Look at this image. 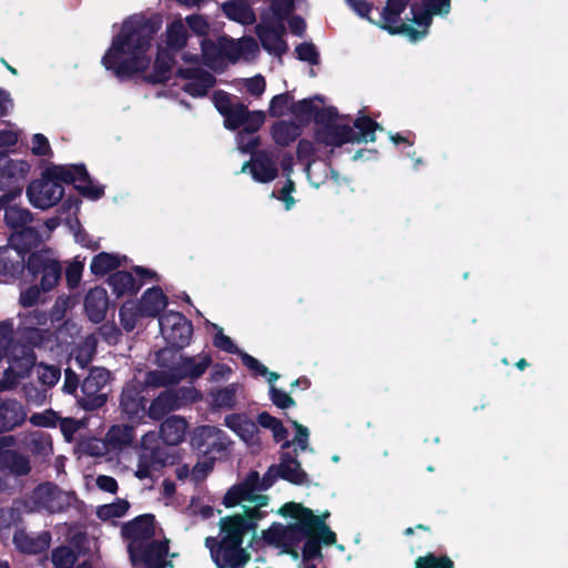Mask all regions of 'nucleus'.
<instances>
[{
    "label": "nucleus",
    "instance_id": "4be33fe9",
    "mask_svg": "<svg viewBox=\"0 0 568 568\" xmlns=\"http://www.w3.org/2000/svg\"><path fill=\"white\" fill-rule=\"evenodd\" d=\"M110 379L109 371L104 368L91 369L88 377L82 383V392L91 399L92 406H101L105 402V395L101 394V389Z\"/></svg>",
    "mask_w": 568,
    "mask_h": 568
},
{
    "label": "nucleus",
    "instance_id": "7c9ffc66",
    "mask_svg": "<svg viewBox=\"0 0 568 568\" xmlns=\"http://www.w3.org/2000/svg\"><path fill=\"white\" fill-rule=\"evenodd\" d=\"M187 429V423L180 416H172L161 425V436L169 445H178L183 442Z\"/></svg>",
    "mask_w": 568,
    "mask_h": 568
},
{
    "label": "nucleus",
    "instance_id": "f3484780",
    "mask_svg": "<svg viewBox=\"0 0 568 568\" xmlns=\"http://www.w3.org/2000/svg\"><path fill=\"white\" fill-rule=\"evenodd\" d=\"M212 327L215 331L213 343L217 348H220L224 352L231 353V354H239L242 358L243 364L250 371H252L256 375H261V376L267 375L270 382H273L274 379L280 377L278 374H276L274 372H270L267 369V367H265L256 358L240 351L237 348V346L233 343V341L223 333V329L220 326H217L216 324H212Z\"/></svg>",
    "mask_w": 568,
    "mask_h": 568
},
{
    "label": "nucleus",
    "instance_id": "cd10ccee",
    "mask_svg": "<svg viewBox=\"0 0 568 568\" xmlns=\"http://www.w3.org/2000/svg\"><path fill=\"white\" fill-rule=\"evenodd\" d=\"M27 417L22 405L16 400L0 402V430L21 425Z\"/></svg>",
    "mask_w": 568,
    "mask_h": 568
},
{
    "label": "nucleus",
    "instance_id": "09e8293b",
    "mask_svg": "<svg viewBox=\"0 0 568 568\" xmlns=\"http://www.w3.org/2000/svg\"><path fill=\"white\" fill-rule=\"evenodd\" d=\"M213 102L217 111L224 116V124L227 128V116L235 112V105L227 93L219 91L213 95Z\"/></svg>",
    "mask_w": 568,
    "mask_h": 568
},
{
    "label": "nucleus",
    "instance_id": "a878e982",
    "mask_svg": "<svg viewBox=\"0 0 568 568\" xmlns=\"http://www.w3.org/2000/svg\"><path fill=\"white\" fill-rule=\"evenodd\" d=\"M109 305L108 293L103 287H94L89 291L84 301V308L92 322H101Z\"/></svg>",
    "mask_w": 568,
    "mask_h": 568
},
{
    "label": "nucleus",
    "instance_id": "3c124183",
    "mask_svg": "<svg viewBox=\"0 0 568 568\" xmlns=\"http://www.w3.org/2000/svg\"><path fill=\"white\" fill-rule=\"evenodd\" d=\"M36 374L38 379L47 386L54 385L60 378V371L50 365L39 364L36 366Z\"/></svg>",
    "mask_w": 568,
    "mask_h": 568
},
{
    "label": "nucleus",
    "instance_id": "0eeeda50",
    "mask_svg": "<svg viewBox=\"0 0 568 568\" xmlns=\"http://www.w3.org/2000/svg\"><path fill=\"white\" fill-rule=\"evenodd\" d=\"M324 121L317 136L322 143L328 146L336 148L345 143L375 141L374 133L378 125L368 118H359L354 122L357 132L349 128L348 119L337 114L333 108L325 109Z\"/></svg>",
    "mask_w": 568,
    "mask_h": 568
},
{
    "label": "nucleus",
    "instance_id": "412c9836",
    "mask_svg": "<svg viewBox=\"0 0 568 568\" xmlns=\"http://www.w3.org/2000/svg\"><path fill=\"white\" fill-rule=\"evenodd\" d=\"M30 510L60 511L69 503V497L52 485H41L32 494Z\"/></svg>",
    "mask_w": 568,
    "mask_h": 568
},
{
    "label": "nucleus",
    "instance_id": "b1692460",
    "mask_svg": "<svg viewBox=\"0 0 568 568\" xmlns=\"http://www.w3.org/2000/svg\"><path fill=\"white\" fill-rule=\"evenodd\" d=\"M224 433L214 426L197 427L191 437L193 447L205 454L223 447Z\"/></svg>",
    "mask_w": 568,
    "mask_h": 568
},
{
    "label": "nucleus",
    "instance_id": "79ce46f5",
    "mask_svg": "<svg viewBox=\"0 0 568 568\" xmlns=\"http://www.w3.org/2000/svg\"><path fill=\"white\" fill-rule=\"evenodd\" d=\"M128 509L129 503L124 499H119L115 503L100 506L97 510V515L103 520H109L124 516Z\"/></svg>",
    "mask_w": 568,
    "mask_h": 568
},
{
    "label": "nucleus",
    "instance_id": "a211bd4d",
    "mask_svg": "<svg viewBox=\"0 0 568 568\" xmlns=\"http://www.w3.org/2000/svg\"><path fill=\"white\" fill-rule=\"evenodd\" d=\"M153 386L148 383V376L144 382L133 381L129 383L122 393L121 407L132 422L140 420L145 415V398L143 396L146 387Z\"/></svg>",
    "mask_w": 568,
    "mask_h": 568
},
{
    "label": "nucleus",
    "instance_id": "dca6fc26",
    "mask_svg": "<svg viewBox=\"0 0 568 568\" xmlns=\"http://www.w3.org/2000/svg\"><path fill=\"white\" fill-rule=\"evenodd\" d=\"M162 336L173 346L182 347L192 335L191 323L178 312H170L159 321Z\"/></svg>",
    "mask_w": 568,
    "mask_h": 568
},
{
    "label": "nucleus",
    "instance_id": "338daca9",
    "mask_svg": "<svg viewBox=\"0 0 568 568\" xmlns=\"http://www.w3.org/2000/svg\"><path fill=\"white\" fill-rule=\"evenodd\" d=\"M82 271H83L82 262L75 261L69 265V267L67 270V280L71 286H74L80 282Z\"/></svg>",
    "mask_w": 568,
    "mask_h": 568
},
{
    "label": "nucleus",
    "instance_id": "c756f323",
    "mask_svg": "<svg viewBox=\"0 0 568 568\" xmlns=\"http://www.w3.org/2000/svg\"><path fill=\"white\" fill-rule=\"evenodd\" d=\"M224 14L241 24H252L255 22V14L246 0H227L221 6Z\"/></svg>",
    "mask_w": 568,
    "mask_h": 568
},
{
    "label": "nucleus",
    "instance_id": "603ef678",
    "mask_svg": "<svg viewBox=\"0 0 568 568\" xmlns=\"http://www.w3.org/2000/svg\"><path fill=\"white\" fill-rule=\"evenodd\" d=\"M4 457L7 459H10V463L6 470L13 473L16 475H24L29 473L30 464L26 457L17 454L16 452H13V454H7Z\"/></svg>",
    "mask_w": 568,
    "mask_h": 568
},
{
    "label": "nucleus",
    "instance_id": "69168bd1",
    "mask_svg": "<svg viewBox=\"0 0 568 568\" xmlns=\"http://www.w3.org/2000/svg\"><path fill=\"white\" fill-rule=\"evenodd\" d=\"M292 424L296 429L294 442L301 450H305L307 448V440L310 435L308 429L296 420H293Z\"/></svg>",
    "mask_w": 568,
    "mask_h": 568
},
{
    "label": "nucleus",
    "instance_id": "f704fd0d",
    "mask_svg": "<svg viewBox=\"0 0 568 568\" xmlns=\"http://www.w3.org/2000/svg\"><path fill=\"white\" fill-rule=\"evenodd\" d=\"M125 261V256L114 253L101 252L92 258L90 263V270L94 275L103 276L106 273L120 267Z\"/></svg>",
    "mask_w": 568,
    "mask_h": 568
},
{
    "label": "nucleus",
    "instance_id": "13d9d810",
    "mask_svg": "<svg viewBox=\"0 0 568 568\" xmlns=\"http://www.w3.org/2000/svg\"><path fill=\"white\" fill-rule=\"evenodd\" d=\"M58 417L53 410H45L31 415L30 422L39 427H53L55 426Z\"/></svg>",
    "mask_w": 568,
    "mask_h": 568
},
{
    "label": "nucleus",
    "instance_id": "c9c22d12",
    "mask_svg": "<svg viewBox=\"0 0 568 568\" xmlns=\"http://www.w3.org/2000/svg\"><path fill=\"white\" fill-rule=\"evenodd\" d=\"M320 103L318 99H305L297 103L293 102V114L301 120H308L314 115L318 122L323 123L325 110L322 113L318 112Z\"/></svg>",
    "mask_w": 568,
    "mask_h": 568
},
{
    "label": "nucleus",
    "instance_id": "4d7b16f0",
    "mask_svg": "<svg viewBox=\"0 0 568 568\" xmlns=\"http://www.w3.org/2000/svg\"><path fill=\"white\" fill-rule=\"evenodd\" d=\"M85 452L91 456H104L111 453V448L108 444V440L93 438L89 440L84 446Z\"/></svg>",
    "mask_w": 568,
    "mask_h": 568
},
{
    "label": "nucleus",
    "instance_id": "aec40b11",
    "mask_svg": "<svg viewBox=\"0 0 568 568\" xmlns=\"http://www.w3.org/2000/svg\"><path fill=\"white\" fill-rule=\"evenodd\" d=\"M179 78L183 81V89L192 97H202L214 84V78L207 71L192 64L186 68H180Z\"/></svg>",
    "mask_w": 568,
    "mask_h": 568
},
{
    "label": "nucleus",
    "instance_id": "ddd939ff",
    "mask_svg": "<svg viewBox=\"0 0 568 568\" xmlns=\"http://www.w3.org/2000/svg\"><path fill=\"white\" fill-rule=\"evenodd\" d=\"M22 187L14 186L0 196V211L3 212L6 225L14 232L32 221V213L21 204Z\"/></svg>",
    "mask_w": 568,
    "mask_h": 568
},
{
    "label": "nucleus",
    "instance_id": "e433bc0d",
    "mask_svg": "<svg viewBox=\"0 0 568 568\" xmlns=\"http://www.w3.org/2000/svg\"><path fill=\"white\" fill-rule=\"evenodd\" d=\"M301 134V129L293 122L280 121L272 128L274 141L280 145H287Z\"/></svg>",
    "mask_w": 568,
    "mask_h": 568
},
{
    "label": "nucleus",
    "instance_id": "2f4dec72",
    "mask_svg": "<svg viewBox=\"0 0 568 568\" xmlns=\"http://www.w3.org/2000/svg\"><path fill=\"white\" fill-rule=\"evenodd\" d=\"M142 284L129 272H116L109 277V285L118 297L136 293Z\"/></svg>",
    "mask_w": 568,
    "mask_h": 568
},
{
    "label": "nucleus",
    "instance_id": "a18cd8bd",
    "mask_svg": "<svg viewBox=\"0 0 568 568\" xmlns=\"http://www.w3.org/2000/svg\"><path fill=\"white\" fill-rule=\"evenodd\" d=\"M306 175L311 184L318 187L327 178L328 166L324 162H310L306 166Z\"/></svg>",
    "mask_w": 568,
    "mask_h": 568
},
{
    "label": "nucleus",
    "instance_id": "774afa93",
    "mask_svg": "<svg viewBox=\"0 0 568 568\" xmlns=\"http://www.w3.org/2000/svg\"><path fill=\"white\" fill-rule=\"evenodd\" d=\"M298 59L311 63L316 62L317 53L312 44L304 43L296 48Z\"/></svg>",
    "mask_w": 568,
    "mask_h": 568
},
{
    "label": "nucleus",
    "instance_id": "0e129e2a",
    "mask_svg": "<svg viewBox=\"0 0 568 568\" xmlns=\"http://www.w3.org/2000/svg\"><path fill=\"white\" fill-rule=\"evenodd\" d=\"M12 326L9 324H0V359L3 354L8 353V347L11 345Z\"/></svg>",
    "mask_w": 568,
    "mask_h": 568
},
{
    "label": "nucleus",
    "instance_id": "2eb2a0df",
    "mask_svg": "<svg viewBox=\"0 0 568 568\" xmlns=\"http://www.w3.org/2000/svg\"><path fill=\"white\" fill-rule=\"evenodd\" d=\"M256 33L266 51L275 55H281L287 49L284 40L283 20L263 14L261 23L256 27Z\"/></svg>",
    "mask_w": 568,
    "mask_h": 568
},
{
    "label": "nucleus",
    "instance_id": "bb28decb",
    "mask_svg": "<svg viewBox=\"0 0 568 568\" xmlns=\"http://www.w3.org/2000/svg\"><path fill=\"white\" fill-rule=\"evenodd\" d=\"M16 547L27 554H38L45 550L50 544V536L48 532H41L37 536H31L23 530H19L13 536Z\"/></svg>",
    "mask_w": 568,
    "mask_h": 568
},
{
    "label": "nucleus",
    "instance_id": "37998d69",
    "mask_svg": "<svg viewBox=\"0 0 568 568\" xmlns=\"http://www.w3.org/2000/svg\"><path fill=\"white\" fill-rule=\"evenodd\" d=\"M288 111L293 112V98L288 93H282L272 98L268 113L272 116H282Z\"/></svg>",
    "mask_w": 568,
    "mask_h": 568
},
{
    "label": "nucleus",
    "instance_id": "20e7f679",
    "mask_svg": "<svg viewBox=\"0 0 568 568\" xmlns=\"http://www.w3.org/2000/svg\"><path fill=\"white\" fill-rule=\"evenodd\" d=\"M160 26L159 19L143 16L126 19L104 54L103 65L120 78L145 72L151 64V42Z\"/></svg>",
    "mask_w": 568,
    "mask_h": 568
},
{
    "label": "nucleus",
    "instance_id": "6e6d98bb",
    "mask_svg": "<svg viewBox=\"0 0 568 568\" xmlns=\"http://www.w3.org/2000/svg\"><path fill=\"white\" fill-rule=\"evenodd\" d=\"M298 0H272L271 17L284 20L285 17L295 8Z\"/></svg>",
    "mask_w": 568,
    "mask_h": 568
},
{
    "label": "nucleus",
    "instance_id": "5701e85b",
    "mask_svg": "<svg viewBox=\"0 0 568 568\" xmlns=\"http://www.w3.org/2000/svg\"><path fill=\"white\" fill-rule=\"evenodd\" d=\"M265 121L263 111H247L246 106L236 103L235 112L227 116V129L234 130L239 126H244L245 131H257Z\"/></svg>",
    "mask_w": 568,
    "mask_h": 568
},
{
    "label": "nucleus",
    "instance_id": "1a4fd4ad",
    "mask_svg": "<svg viewBox=\"0 0 568 568\" xmlns=\"http://www.w3.org/2000/svg\"><path fill=\"white\" fill-rule=\"evenodd\" d=\"M201 45L203 59L212 69L221 68L226 61L250 60L258 52V45L252 38L233 40L223 37L216 43L203 41Z\"/></svg>",
    "mask_w": 568,
    "mask_h": 568
},
{
    "label": "nucleus",
    "instance_id": "c85d7f7f",
    "mask_svg": "<svg viewBox=\"0 0 568 568\" xmlns=\"http://www.w3.org/2000/svg\"><path fill=\"white\" fill-rule=\"evenodd\" d=\"M166 305V296L160 288L153 287L144 292L138 306L141 316H156Z\"/></svg>",
    "mask_w": 568,
    "mask_h": 568
},
{
    "label": "nucleus",
    "instance_id": "e2e57ef3",
    "mask_svg": "<svg viewBox=\"0 0 568 568\" xmlns=\"http://www.w3.org/2000/svg\"><path fill=\"white\" fill-rule=\"evenodd\" d=\"M186 23L190 27V29L199 36L205 34L209 30V24H207L206 20L201 16L187 17Z\"/></svg>",
    "mask_w": 568,
    "mask_h": 568
},
{
    "label": "nucleus",
    "instance_id": "6e6552de",
    "mask_svg": "<svg viewBox=\"0 0 568 568\" xmlns=\"http://www.w3.org/2000/svg\"><path fill=\"white\" fill-rule=\"evenodd\" d=\"M28 275L32 282H40L41 291L47 292L53 288L61 275V266L50 252L33 253L27 265ZM40 298V290L37 285L29 287L21 293V303L24 306L33 305Z\"/></svg>",
    "mask_w": 568,
    "mask_h": 568
},
{
    "label": "nucleus",
    "instance_id": "72a5a7b5",
    "mask_svg": "<svg viewBox=\"0 0 568 568\" xmlns=\"http://www.w3.org/2000/svg\"><path fill=\"white\" fill-rule=\"evenodd\" d=\"M30 171V165L24 160H12L3 153V161L0 168V184H6L9 180H22Z\"/></svg>",
    "mask_w": 568,
    "mask_h": 568
},
{
    "label": "nucleus",
    "instance_id": "f257e3e1",
    "mask_svg": "<svg viewBox=\"0 0 568 568\" xmlns=\"http://www.w3.org/2000/svg\"><path fill=\"white\" fill-rule=\"evenodd\" d=\"M266 487L260 483L258 474L253 471L244 481L226 491L224 506L231 508L241 505L243 514L220 520L221 541L216 550H211L219 568H243L250 561V552L242 547L243 536L254 529L253 520L261 517L260 508L267 505V497L260 494Z\"/></svg>",
    "mask_w": 568,
    "mask_h": 568
},
{
    "label": "nucleus",
    "instance_id": "680f3d73",
    "mask_svg": "<svg viewBox=\"0 0 568 568\" xmlns=\"http://www.w3.org/2000/svg\"><path fill=\"white\" fill-rule=\"evenodd\" d=\"M294 191V183L288 179L286 184L281 189L280 195L277 196V199L284 203L287 211L291 210L295 204V199L292 196Z\"/></svg>",
    "mask_w": 568,
    "mask_h": 568
},
{
    "label": "nucleus",
    "instance_id": "473e14b6",
    "mask_svg": "<svg viewBox=\"0 0 568 568\" xmlns=\"http://www.w3.org/2000/svg\"><path fill=\"white\" fill-rule=\"evenodd\" d=\"M251 172L255 181L266 183L276 178L277 168L268 154L258 153L253 160Z\"/></svg>",
    "mask_w": 568,
    "mask_h": 568
},
{
    "label": "nucleus",
    "instance_id": "4c0bfd02",
    "mask_svg": "<svg viewBox=\"0 0 568 568\" xmlns=\"http://www.w3.org/2000/svg\"><path fill=\"white\" fill-rule=\"evenodd\" d=\"M132 428L128 426H113L106 434V440L112 452H118L132 442Z\"/></svg>",
    "mask_w": 568,
    "mask_h": 568
},
{
    "label": "nucleus",
    "instance_id": "423d86ee",
    "mask_svg": "<svg viewBox=\"0 0 568 568\" xmlns=\"http://www.w3.org/2000/svg\"><path fill=\"white\" fill-rule=\"evenodd\" d=\"M128 540V549L133 565L142 564L146 568H164L169 561L168 540L155 544L153 517L140 516L122 529Z\"/></svg>",
    "mask_w": 568,
    "mask_h": 568
},
{
    "label": "nucleus",
    "instance_id": "f03ea898",
    "mask_svg": "<svg viewBox=\"0 0 568 568\" xmlns=\"http://www.w3.org/2000/svg\"><path fill=\"white\" fill-rule=\"evenodd\" d=\"M280 514L292 519V523L284 526L276 524L263 532L264 540L284 552L298 558L297 548L302 540L307 539L303 547L305 559L315 558L321 555L320 541L324 545L336 542V535L325 524L329 517L328 511L316 516L310 509L297 503H287L280 509Z\"/></svg>",
    "mask_w": 568,
    "mask_h": 568
},
{
    "label": "nucleus",
    "instance_id": "864d4df0",
    "mask_svg": "<svg viewBox=\"0 0 568 568\" xmlns=\"http://www.w3.org/2000/svg\"><path fill=\"white\" fill-rule=\"evenodd\" d=\"M52 561L57 568H71L75 561V555L70 548L61 547L53 551Z\"/></svg>",
    "mask_w": 568,
    "mask_h": 568
},
{
    "label": "nucleus",
    "instance_id": "8fccbe9b",
    "mask_svg": "<svg viewBox=\"0 0 568 568\" xmlns=\"http://www.w3.org/2000/svg\"><path fill=\"white\" fill-rule=\"evenodd\" d=\"M267 378V382L270 384V395L271 399L280 408H288L295 405L294 399L284 390L278 389L274 386V383L278 379H274L273 382L268 381V376H265Z\"/></svg>",
    "mask_w": 568,
    "mask_h": 568
},
{
    "label": "nucleus",
    "instance_id": "7ed1b4c3",
    "mask_svg": "<svg viewBox=\"0 0 568 568\" xmlns=\"http://www.w3.org/2000/svg\"><path fill=\"white\" fill-rule=\"evenodd\" d=\"M362 18L376 24L390 34H404L417 41L428 32L435 14H447L450 0H387L378 20L371 18V6L362 0H347Z\"/></svg>",
    "mask_w": 568,
    "mask_h": 568
},
{
    "label": "nucleus",
    "instance_id": "49530a36",
    "mask_svg": "<svg viewBox=\"0 0 568 568\" xmlns=\"http://www.w3.org/2000/svg\"><path fill=\"white\" fill-rule=\"evenodd\" d=\"M121 324L126 331H132L135 327L136 320L142 317L139 312V306L135 303L129 302L123 304L120 310Z\"/></svg>",
    "mask_w": 568,
    "mask_h": 568
},
{
    "label": "nucleus",
    "instance_id": "58836bf2",
    "mask_svg": "<svg viewBox=\"0 0 568 568\" xmlns=\"http://www.w3.org/2000/svg\"><path fill=\"white\" fill-rule=\"evenodd\" d=\"M257 422L262 427L272 430L273 437L276 442H284V447H287L290 445V443L287 442L288 433L278 419L271 416L268 413H261L257 416Z\"/></svg>",
    "mask_w": 568,
    "mask_h": 568
},
{
    "label": "nucleus",
    "instance_id": "393cba45",
    "mask_svg": "<svg viewBox=\"0 0 568 568\" xmlns=\"http://www.w3.org/2000/svg\"><path fill=\"white\" fill-rule=\"evenodd\" d=\"M225 426L233 430L248 445L256 443L257 426L244 414H230L225 416Z\"/></svg>",
    "mask_w": 568,
    "mask_h": 568
},
{
    "label": "nucleus",
    "instance_id": "4468645a",
    "mask_svg": "<svg viewBox=\"0 0 568 568\" xmlns=\"http://www.w3.org/2000/svg\"><path fill=\"white\" fill-rule=\"evenodd\" d=\"M200 398L201 395L194 387L164 392L151 404L149 416L153 419H160L166 413L178 409L187 403L196 402Z\"/></svg>",
    "mask_w": 568,
    "mask_h": 568
},
{
    "label": "nucleus",
    "instance_id": "bf43d9fd",
    "mask_svg": "<svg viewBox=\"0 0 568 568\" xmlns=\"http://www.w3.org/2000/svg\"><path fill=\"white\" fill-rule=\"evenodd\" d=\"M31 151L36 155H48L51 152L48 139L40 133L33 134L31 139Z\"/></svg>",
    "mask_w": 568,
    "mask_h": 568
},
{
    "label": "nucleus",
    "instance_id": "052dcab7",
    "mask_svg": "<svg viewBox=\"0 0 568 568\" xmlns=\"http://www.w3.org/2000/svg\"><path fill=\"white\" fill-rule=\"evenodd\" d=\"M243 84L246 88L247 92L252 95L260 97L265 91V80L261 75H255L251 79L243 80Z\"/></svg>",
    "mask_w": 568,
    "mask_h": 568
},
{
    "label": "nucleus",
    "instance_id": "6ab92c4d",
    "mask_svg": "<svg viewBox=\"0 0 568 568\" xmlns=\"http://www.w3.org/2000/svg\"><path fill=\"white\" fill-rule=\"evenodd\" d=\"M8 362L9 367L6 373V382L0 386V390L12 386L18 377H23L29 373L34 364V355L28 347L14 344L11 346Z\"/></svg>",
    "mask_w": 568,
    "mask_h": 568
},
{
    "label": "nucleus",
    "instance_id": "de8ad7c7",
    "mask_svg": "<svg viewBox=\"0 0 568 568\" xmlns=\"http://www.w3.org/2000/svg\"><path fill=\"white\" fill-rule=\"evenodd\" d=\"M415 568H454V564L448 557H436L429 554L418 557L415 561Z\"/></svg>",
    "mask_w": 568,
    "mask_h": 568
},
{
    "label": "nucleus",
    "instance_id": "ea45409f",
    "mask_svg": "<svg viewBox=\"0 0 568 568\" xmlns=\"http://www.w3.org/2000/svg\"><path fill=\"white\" fill-rule=\"evenodd\" d=\"M278 473L282 478L294 484H302L305 479V473L302 470L300 463L293 458L283 459Z\"/></svg>",
    "mask_w": 568,
    "mask_h": 568
},
{
    "label": "nucleus",
    "instance_id": "39448f33",
    "mask_svg": "<svg viewBox=\"0 0 568 568\" xmlns=\"http://www.w3.org/2000/svg\"><path fill=\"white\" fill-rule=\"evenodd\" d=\"M60 182L73 183L81 194L91 200L99 199L103 194V187L89 178L82 165H53L27 187L30 204L40 210L54 206L64 194Z\"/></svg>",
    "mask_w": 568,
    "mask_h": 568
},
{
    "label": "nucleus",
    "instance_id": "f8f14e48",
    "mask_svg": "<svg viewBox=\"0 0 568 568\" xmlns=\"http://www.w3.org/2000/svg\"><path fill=\"white\" fill-rule=\"evenodd\" d=\"M212 358L209 354H200L196 357L182 358L173 373L155 371L148 374V383L154 386H164L180 382L185 377L192 379L200 377L211 365Z\"/></svg>",
    "mask_w": 568,
    "mask_h": 568
},
{
    "label": "nucleus",
    "instance_id": "9d476101",
    "mask_svg": "<svg viewBox=\"0 0 568 568\" xmlns=\"http://www.w3.org/2000/svg\"><path fill=\"white\" fill-rule=\"evenodd\" d=\"M187 40L186 28L182 19H175L168 24L164 40L158 45L153 70L145 75L151 82H162L169 79L174 63L173 54L184 48Z\"/></svg>",
    "mask_w": 568,
    "mask_h": 568
},
{
    "label": "nucleus",
    "instance_id": "a19ab883",
    "mask_svg": "<svg viewBox=\"0 0 568 568\" xmlns=\"http://www.w3.org/2000/svg\"><path fill=\"white\" fill-rule=\"evenodd\" d=\"M29 449L38 457L45 458L52 454V442L44 433H34L29 439Z\"/></svg>",
    "mask_w": 568,
    "mask_h": 568
},
{
    "label": "nucleus",
    "instance_id": "5fc2aeb1",
    "mask_svg": "<svg viewBox=\"0 0 568 568\" xmlns=\"http://www.w3.org/2000/svg\"><path fill=\"white\" fill-rule=\"evenodd\" d=\"M213 459L210 457H204L202 460L197 462L191 471V480L195 484L204 480L206 476L213 469Z\"/></svg>",
    "mask_w": 568,
    "mask_h": 568
},
{
    "label": "nucleus",
    "instance_id": "c03bdc74",
    "mask_svg": "<svg viewBox=\"0 0 568 568\" xmlns=\"http://www.w3.org/2000/svg\"><path fill=\"white\" fill-rule=\"evenodd\" d=\"M236 390L237 387L235 385H229L216 390L212 394L214 405L221 408L233 407L236 402Z\"/></svg>",
    "mask_w": 568,
    "mask_h": 568
},
{
    "label": "nucleus",
    "instance_id": "9b49d317",
    "mask_svg": "<svg viewBox=\"0 0 568 568\" xmlns=\"http://www.w3.org/2000/svg\"><path fill=\"white\" fill-rule=\"evenodd\" d=\"M43 241L38 227L24 226L10 236V246L0 247V270L11 272L23 262L22 254Z\"/></svg>",
    "mask_w": 568,
    "mask_h": 568
}]
</instances>
